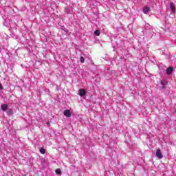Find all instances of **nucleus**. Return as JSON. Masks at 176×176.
<instances>
[{
	"label": "nucleus",
	"instance_id": "nucleus-1",
	"mask_svg": "<svg viewBox=\"0 0 176 176\" xmlns=\"http://www.w3.org/2000/svg\"><path fill=\"white\" fill-rule=\"evenodd\" d=\"M170 8L171 10L170 16H172V17H175V6L174 5V3H170Z\"/></svg>",
	"mask_w": 176,
	"mask_h": 176
},
{
	"label": "nucleus",
	"instance_id": "nucleus-2",
	"mask_svg": "<svg viewBox=\"0 0 176 176\" xmlns=\"http://www.w3.org/2000/svg\"><path fill=\"white\" fill-rule=\"evenodd\" d=\"M155 155L158 159H163V154H162V151L160 149L157 150Z\"/></svg>",
	"mask_w": 176,
	"mask_h": 176
},
{
	"label": "nucleus",
	"instance_id": "nucleus-3",
	"mask_svg": "<svg viewBox=\"0 0 176 176\" xmlns=\"http://www.w3.org/2000/svg\"><path fill=\"white\" fill-rule=\"evenodd\" d=\"M173 71H174V68L173 67H168L166 69V74L171 75L173 74Z\"/></svg>",
	"mask_w": 176,
	"mask_h": 176
},
{
	"label": "nucleus",
	"instance_id": "nucleus-4",
	"mask_svg": "<svg viewBox=\"0 0 176 176\" xmlns=\"http://www.w3.org/2000/svg\"><path fill=\"white\" fill-rule=\"evenodd\" d=\"M79 96L80 97H83L84 96H86V91L84 89H79Z\"/></svg>",
	"mask_w": 176,
	"mask_h": 176
},
{
	"label": "nucleus",
	"instance_id": "nucleus-5",
	"mask_svg": "<svg viewBox=\"0 0 176 176\" xmlns=\"http://www.w3.org/2000/svg\"><path fill=\"white\" fill-rule=\"evenodd\" d=\"M8 106L6 104H3L1 106V109L3 111V112H6V111H8Z\"/></svg>",
	"mask_w": 176,
	"mask_h": 176
},
{
	"label": "nucleus",
	"instance_id": "nucleus-6",
	"mask_svg": "<svg viewBox=\"0 0 176 176\" xmlns=\"http://www.w3.org/2000/svg\"><path fill=\"white\" fill-rule=\"evenodd\" d=\"M63 113L67 118H71V111L69 110H65Z\"/></svg>",
	"mask_w": 176,
	"mask_h": 176
},
{
	"label": "nucleus",
	"instance_id": "nucleus-7",
	"mask_svg": "<svg viewBox=\"0 0 176 176\" xmlns=\"http://www.w3.org/2000/svg\"><path fill=\"white\" fill-rule=\"evenodd\" d=\"M151 10V8L148 6H146L143 8V12L146 14L148 13V12Z\"/></svg>",
	"mask_w": 176,
	"mask_h": 176
},
{
	"label": "nucleus",
	"instance_id": "nucleus-8",
	"mask_svg": "<svg viewBox=\"0 0 176 176\" xmlns=\"http://www.w3.org/2000/svg\"><path fill=\"white\" fill-rule=\"evenodd\" d=\"M167 83V80H163L161 81V85H162V86H166Z\"/></svg>",
	"mask_w": 176,
	"mask_h": 176
},
{
	"label": "nucleus",
	"instance_id": "nucleus-9",
	"mask_svg": "<svg viewBox=\"0 0 176 176\" xmlns=\"http://www.w3.org/2000/svg\"><path fill=\"white\" fill-rule=\"evenodd\" d=\"M40 153L42 154V155H45L46 153V150H45V148H41L40 149Z\"/></svg>",
	"mask_w": 176,
	"mask_h": 176
},
{
	"label": "nucleus",
	"instance_id": "nucleus-10",
	"mask_svg": "<svg viewBox=\"0 0 176 176\" xmlns=\"http://www.w3.org/2000/svg\"><path fill=\"white\" fill-rule=\"evenodd\" d=\"M94 34H95V35H96V36H100V34H101V32H100V30H96L94 32Z\"/></svg>",
	"mask_w": 176,
	"mask_h": 176
},
{
	"label": "nucleus",
	"instance_id": "nucleus-11",
	"mask_svg": "<svg viewBox=\"0 0 176 176\" xmlns=\"http://www.w3.org/2000/svg\"><path fill=\"white\" fill-rule=\"evenodd\" d=\"M65 13H67V14L71 13V11H69V8H66L65 9Z\"/></svg>",
	"mask_w": 176,
	"mask_h": 176
},
{
	"label": "nucleus",
	"instance_id": "nucleus-12",
	"mask_svg": "<svg viewBox=\"0 0 176 176\" xmlns=\"http://www.w3.org/2000/svg\"><path fill=\"white\" fill-rule=\"evenodd\" d=\"M56 174H58V175H60V174H61V170L60 169H56Z\"/></svg>",
	"mask_w": 176,
	"mask_h": 176
},
{
	"label": "nucleus",
	"instance_id": "nucleus-13",
	"mask_svg": "<svg viewBox=\"0 0 176 176\" xmlns=\"http://www.w3.org/2000/svg\"><path fill=\"white\" fill-rule=\"evenodd\" d=\"M80 61L82 63H85V58L83 56H80Z\"/></svg>",
	"mask_w": 176,
	"mask_h": 176
},
{
	"label": "nucleus",
	"instance_id": "nucleus-14",
	"mask_svg": "<svg viewBox=\"0 0 176 176\" xmlns=\"http://www.w3.org/2000/svg\"><path fill=\"white\" fill-rule=\"evenodd\" d=\"M3 89V87H2V84L0 83V90Z\"/></svg>",
	"mask_w": 176,
	"mask_h": 176
},
{
	"label": "nucleus",
	"instance_id": "nucleus-15",
	"mask_svg": "<svg viewBox=\"0 0 176 176\" xmlns=\"http://www.w3.org/2000/svg\"><path fill=\"white\" fill-rule=\"evenodd\" d=\"M175 111L176 112V107H175Z\"/></svg>",
	"mask_w": 176,
	"mask_h": 176
}]
</instances>
